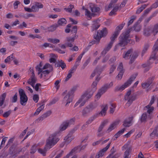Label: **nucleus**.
<instances>
[{
    "instance_id": "774afa93",
    "label": "nucleus",
    "mask_w": 158,
    "mask_h": 158,
    "mask_svg": "<svg viewBox=\"0 0 158 158\" xmlns=\"http://www.w3.org/2000/svg\"><path fill=\"white\" fill-rule=\"evenodd\" d=\"M60 81L61 80H58L56 81L55 82V87L57 89H58L59 88L60 86L58 85Z\"/></svg>"
},
{
    "instance_id": "69168bd1",
    "label": "nucleus",
    "mask_w": 158,
    "mask_h": 158,
    "mask_svg": "<svg viewBox=\"0 0 158 158\" xmlns=\"http://www.w3.org/2000/svg\"><path fill=\"white\" fill-rule=\"evenodd\" d=\"M155 97L154 96H152V97L151 99L148 104V105H147V107H149V106H151L152 104L154 103V102Z\"/></svg>"
},
{
    "instance_id": "4c0bfd02",
    "label": "nucleus",
    "mask_w": 158,
    "mask_h": 158,
    "mask_svg": "<svg viewBox=\"0 0 158 158\" xmlns=\"http://www.w3.org/2000/svg\"><path fill=\"white\" fill-rule=\"evenodd\" d=\"M90 8L91 11L93 13L98 12L100 10L99 7H98L96 6H94L93 7H91Z\"/></svg>"
},
{
    "instance_id": "0e129e2a",
    "label": "nucleus",
    "mask_w": 158,
    "mask_h": 158,
    "mask_svg": "<svg viewBox=\"0 0 158 158\" xmlns=\"http://www.w3.org/2000/svg\"><path fill=\"white\" fill-rule=\"evenodd\" d=\"M90 112L86 107L83 109L82 111V115L83 116L87 114Z\"/></svg>"
},
{
    "instance_id": "4468645a",
    "label": "nucleus",
    "mask_w": 158,
    "mask_h": 158,
    "mask_svg": "<svg viewBox=\"0 0 158 158\" xmlns=\"http://www.w3.org/2000/svg\"><path fill=\"white\" fill-rule=\"evenodd\" d=\"M77 128H74L64 138V140L65 142L67 144L69 143L71 141L74 139V137L73 136L72 134L77 130Z\"/></svg>"
},
{
    "instance_id": "a18cd8bd",
    "label": "nucleus",
    "mask_w": 158,
    "mask_h": 158,
    "mask_svg": "<svg viewBox=\"0 0 158 158\" xmlns=\"http://www.w3.org/2000/svg\"><path fill=\"white\" fill-rule=\"evenodd\" d=\"M37 146L38 145L37 144H35L32 147L30 152L31 153L33 154L36 152Z\"/></svg>"
},
{
    "instance_id": "6ab92c4d",
    "label": "nucleus",
    "mask_w": 158,
    "mask_h": 158,
    "mask_svg": "<svg viewBox=\"0 0 158 158\" xmlns=\"http://www.w3.org/2000/svg\"><path fill=\"white\" fill-rule=\"evenodd\" d=\"M133 117L131 116L126 118L124 120L123 125L125 127H129L131 125V122L132 121Z\"/></svg>"
},
{
    "instance_id": "680f3d73",
    "label": "nucleus",
    "mask_w": 158,
    "mask_h": 158,
    "mask_svg": "<svg viewBox=\"0 0 158 158\" xmlns=\"http://www.w3.org/2000/svg\"><path fill=\"white\" fill-rule=\"evenodd\" d=\"M11 113V110H9L5 112L3 115V116L4 117L7 118L10 114Z\"/></svg>"
},
{
    "instance_id": "f03ea898",
    "label": "nucleus",
    "mask_w": 158,
    "mask_h": 158,
    "mask_svg": "<svg viewBox=\"0 0 158 158\" xmlns=\"http://www.w3.org/2000/svg\"><path fill=\"white\" fill-rule=\"evenodd\" d=\"M133 28L136 31L138 32L140 30L141 27L140 25H135L132 28H129L123 32L119 37V42L118 45L123 47L130 42V40L129 39V34Z\"/></svg>"
},
{
    "instance_id": "6e6552de",
    "label": "nucleus",
    "mask_w": 158,
    "mask_h": 158,
    "mask_svg": "<svg viewBox=\"0 0 158 158\" xmlns=\"http://www.w3.org/2000/svg\"><path fill=\"white\" fill-rule=\"evenodd\" d=\"M131 91L129 90L125 95L124 99L127 102L126 103V105L129 106L135 100L136 98V94H131Z\"/></svg>"
},
{
    "instance_id": "052dcab7",
    "label": "nucleus",
    "mask_w": 158,
    "mask_h": 158,
    "mask_svg": "<svg viewBox=\"0 0 158 158\" xmlns=\"http://www.w3.org/2000/svg\"><path fill=\"white\" fill-rule=\"evenodd\" d=\"M39 98V96L38 94H35L33 96V100L35 103H37L38 102Z\"/></svg>"
},
{
    "instance_id": "423d86ee",
    "label": "nucleus",
    "mask_w": 158,
    "mask_h": 158,
    "mask_svg": "<svg viewBox=\"0 0 158 158\" xmlns=\"http://www.w3.org/2000/svg\"><path fill=\"white\" fill-rule=\"evenodd\" d=\"M97 83L94 82L91 86L92 89L90 90H88L85 93L82 95L81 97V99H84L87 101L89 98H91L93 95V93L97 89Z\"/></svg>"
},
{
    "instance_id": "c756f323",
    "label": "nucleus",
    "mask_w": 158,
    "mask_h": 158,
    "mask_svg": "<svg viewBox=\"0 0 158 158\" xmlns=\"http://www.w3.org/2000/svg\"><path fill=\"white\" fill-rule=\"evenodd\" d=\"M152 81L149 80H148L147 81L145 82L144 83L141 84V86L143 88L146 89L148 88L150 85L151 84Z\"/></svg>"
},
{
    "instance_id": "f257e3e1",
    "label": "nucleus",
    "mask_w": 158,
    "mask_h": 158,
    "mask_svg": "<svg viewBox=\"0 0 158 158\" xmlns=\"http://www.w3.org/2000/svg\"><path fill=\"white\" fill-rule=\"evenodd\" d=\"M59 134L57 133L50 135L47 139L46 144L44 148L38 149V152L45 156L47 151L52 148L59 140V139L58 138Z\"/></svg>"
},
{
    "instance_id": "6e6d98bb",
    "label": "nucleus",
    "mask_w": 158,
    "mask_h": 158,
    "mask_svg": "<svg viewBox=\"0 0 158 158\" xmlns=\"http://www.w3.org/2000/svg\"><path fill=\"white\" fill-rule=\"evenodd\" d=\"M14 58V56L13 54L11 55L10 56H8L6 59L5 60V62L7 63L10 61L11 60V58L13 59Z\"/></svg>"
},
{
    "instance_id": "13d9d810",
    "label": "nucleus",
    "mask_w": 158,
    "mask_h": 158,
    "mask_svg": "<svg viewBox=\"0 0 158 158\" xmlns=\"http://www.w3.org/2000/svg\"><path fill=\"white\" fill-rule=\"evenodd\" d=\"M75 121V118H72L69 120L65 121L66 122L68 123V125H69L73 124L74 123Z\"/></svg>"
},
{
    "instance_id": "e2e57ef3",
    "label": "nucleus",
    "mask_w": 158,
    "mask_h": 158,
    "mask_svg": "<svg viewBox=\"0 0 158 158\" xmlns=\"http://www.w3.org/2000/svg\"><path fill=\"white\" fill-rule=\"evenodd\" d=\"M123 72H119L118 74L117 75L116 77L118 80H121L123 75Z\"/></svg>"
},
{
    "instance_id": "09e8293b",
    "label": "nucleus",
    "mask_w": 158,
    "mask_h": 158,
    "mask_svg": "<svg viewBox=\"0 0 158 158\" xmlns=\"http://www.w3.org/2000/svg\"><path fill=\"white\" fill-rule=\"evenodd\" d=\"M74 8L73 5L70 4L68 7V8H65L64 10L67 12L71 13L72 11V9Z\"/></svg>"
},
{
    "instance_id": "1a4fd4ad",
    "label": "nucleus",
    "mask_w": 158,
    "mask_h": 158,
    "mask_svg": "<svg viewBox=\"0 0 158 158\" xmlns=\"http://www.w3.org/2000/svg\"><path fill=\"white\" fill-rule=\"evenodd\" d=\"M113 85V82H111L110 84H107L100 89L98 93L95 96V98L98 100L101 97V95L105 93L106 90L111 87Z\"/></svg>"
},
{
    "instance_id": "bb28decb",
    "label": "nucleus",
    "mask_w": 158,
    "mask_h": 158,
    "mask_svg": "<svg viewBox=\"0 0 158 158\" xmlns=\"http://www.w3.org/2000/svg\"><path fill=\"white\" fill-rule=\"evenodd\" d=\"M131 152V149L130 148L127 149L123 155V158H130V154Z\"/></svg>"
},
{
    "instance_id": "cd10ccee",
    "label": "nucleus",
    "mask_w": 158,
    "mask_h": 158,
    "mask_svg": "<svg viewBox=\"0 0 158 158\" xmlns=\"http://www.w3.org/2000/svg\"><path fill=\"white\" fill-rule=\"evenodd\" d=\"M43 69H46L52 72L53 70L52 66L48 63H46L43 67Z\"/></svg>"
},
{
    "instance_id": "473e14b6",
    "label": "nucleus",
    "mask_w": 158,
    "mask_h": 158,
    "mask_svg": "<svg viewBox=\"0 0 158 158\" xmlns=\"http://www.w3.org/2000/svg\"><path fill=\"white\" fill-rule=\"evenodd\" d=\"M51 72L50 71H48V70H46L43 71V69H42L41 72H40V74L39 75H40V78H42L43 76H46V75L49 73Z\"/></svg>"
},
{
    "instance_id": "4be33fe9",
    "label": "nucleus",
    "mask_w": 158,
    "mask_h": 158,
    "mask_svg": "<svg viewBox=\"0 0 158 158\" xmlns=\"http://www.w3.org/2000/svg\"><path fill=\"white\" fill-rule=\"evenodd\" d=\"M51 114L52 111L51 110H49L43 114L41 116L39 117L38 120L39 121H42L44 118L49 116Z\"/></svg>"
},
{
    "instance_id": "393cba45",
    "label": "nucleus",
    "mask_w": 158,
    "mask_h": 158,
    "mask_svg": "<svg viewBox=\"0 0 158 158\" xmlns=\"http://www.w3.org/2000/svg\"><path fill=\"white\" fill-rule=\"evenodd\" d=\"M82 8L83 10H85V15L88 19L90 20L91 19L92 14L88 9H84V7H83Z\"/></svg>"
},
{
    "instance_id": "3c124183",
    "label": "nucleus",
    "mask_w": 158,
    "mask_h": 158,
    "mask_svg": "<svg viewBox=\"0 0 158 158\" xmlns=\"http://www.w3.org/2000/svg\"><path fill=\"white\" fill-rule=\"evenodd\" d=\"M22 16L26 19H28L29 17H34V15L31 13H27L23 14Z\"/></svg>"
},
{
    "instance_id": "a211bd4d",
    "label": "nucleus",
    "mask_w": 158,
    "mask_h": 158,
    "mask_svg": "<svg viewBox=\"0 0 158 158\" xmlns=\"http://www.w3.org/2000/svg\"><path fill=\"white\" fill-rule=\"evenodd\" d=\"M107 121L106 120H104L101 123L98 130V133L97 136L98 137H100L102 135V133H101L100 132L102 131L106 124L107 123Z\"/></svg>"
},
{
    "instance_id": "338daca9",
    "label": "nucleus",
    "mask_w": 158,
    "mask_h": 158,
    "mask_svg": "<svg viewBox=\"0 0 158 158\" xmlns=\"http://www.w3.org/2000/svg\"><path fill=\"white\" fill-rule=\"evenodd\" d=\"M20 4L19 1L18 0H16L15 1L14 4L13 6L14 8L15 9H17L18 8V6Z\"/></svg>"
},
{
    "instance_id": "8fccbe9b",
    "label": "nucleus",
    "mask_w": 158,
    "mask_h": 158,
    "mask_svg": "<svg viewBox=\"0 0 158 158\" xmlns=\"http://www.w3.org/2000/svg\"><path fill=\"white\" fill-rule=\"evenodd\" d=\"M83 56V55L81 54L78 56L74 64H76V65H77V66L79 65V64L80 63L81 59L82 58Z\"/></svg>"
},
{
    "instance_id": "c9c22d12",
    "label": "nucleus",
    "mask_w": 158,
    "mask_h": 158,
    "mask_svg": "<svg viewBox=\"0 0 158 158\" xmlns=\"http://www.w3.org/2000/svg\"><path fill=\"white\" fill-rule=\"evenodd\" d=\"M44 107V104H43L41 105L40 107H38L36 110L35 112L34 113L35 115H38L40 112L43 109Z\"/></svg>"
},
{
    "instance_id": "7ed1b4c3",
    "label": "nucleus",
    "mask_w": 158,
    "mask_h": 158,
    "mask_svg": "<svg viewBox=\"0 0 158 158\" xmlns=\"http://www.w3.org/2000/svg\"><path fill=\"white\" fill-rule=\"evenodd\" d=\"M125 24L123 23L117 26L115 30V31L112 35L110 39V42L108 44L101 52L102 55H105L111 48L115 39L117 37L119 34L120 31L123 28Z\"/></svg>"
},
{
    "instance_id": "20e7f679",
    "label": "nucleus",
    "mask_w": 158,
    "mask_h": 158,
    "mask_svg": "<svg viewBox=\"0 0 158 158\" xmlns=\"http://www.w3.org/2000/svg\"><path fill=\"white\" fill-rule=\"evenodd\" d=\"M153 50L152 54L149 60L148 61L147 63L144 64L142 65L143 68H145L144 70L145 72H147L149 70L150 68L151 65L156 59V52L158 51V39L153 47Z\"/></svg>"
},
{
    "instance_id": "aec40b11",
    "label": "nucleus",
    "mask_w": 158,
    "mask_h": 158,
    "mask_svg": "<svg viewBox=\"0 0 158 158\" xmlns=\"http://www.w3.org/2000/svg\"><path fill=\"white\" fill-rule=\"evenodd\" d=\"M120 122L119 120H116V121L113 123L110 126L109 128L107 130V131L108 132H109L113 130L115 127L116 125L118 124Z\"/></svg>"
},
{
    "instance_id": "5fc2aeb1",
    "label": "nucleus",
    "mask_w": 158,
    "mask_h": 158,
    "mask_svg": "<svg viewBox=\"0 0 158 158\" xmlns=\"http://www.w3.org/2000/svg\"><path fill=\"white\" fill-rule=\"evenodd\" d=\"M57 26L56 25H52L48 28V30L49 31H53L56 30Z\"/></svg>"
},
{
    "instance_id": "0eeeda50",
    "label": "nucleus",
    "mask_w": 158,
    "mask_h": 158,
    "mask_svg": "<svg viewBox=\"0 0 158 158\" xmlns=\"http://www.w3.org/2000/svg\"><path fill=\"white\" fill-rule=\"evenodd\" d=\"M137 75H132L131 76L129 79L123 85H122L120 86H116L115 89L114 90L115 91H122L124 90L125 88L128 87L131 85L132 82L136 78Z\"/></svg>"
},
{
    "instance_id": "412c9836",
    "label": "nucleus",
    "mask_w": 158,
    "mask_h": 158,
    "mask_svg": "<svg viewBox=\"0 0 158 158\" xmlns=\"http://www.w3.org/2000/svg\"><path fill=\"white\" fill-rule=\"evenodd\" d=\"M102 110L100 112L99 114L102 116H105L106 113V111L108 109V106L107 104L102 105L101 107Z\"/></svg>"
},
{
    "instance_id": "603ef678",
    "label": "nucleus",
    "mask_w": 158,
    "mask_h": 158,
    "mask_svg": "<svg viewBox=\"0 0 158 158\" xmlns=\"http://www.w3.org/2000/svg\"><path fill=\"white\" fill-rule=\"evenodd\" d=\"M77 67V65H76V64H74L73 67L69 70V73L71 74L73 73L74 72L76 71Z\"/></svg>"
},
{
    "instance_id": "37998d69",
    "label": "nucleus",
    "mask_w": 158,
    "mask_h": 158,
    "mask_svg": "<svg viewBox=\"0 0 158 158\" xmlns=\"http://www.w3.org/2000/svg\"><path fill=\"white\" fill-rule=\"evenodd\" d=\"M58 23L59 25H63L66 24L67 21L65 19L61 18L58 20Z\"/></svg>"
},
{
    "instance_id": "49530a36",
    "label": "nucleus",
    "mask_w": 158,
    "mask_h": 158,
    "mask_svg": "<svg viewBox=\"0 0 158 158\" xmlns=\"http://www.w3.org/2000/svg\"><path fill=\"white\" fill-rule=\"evenodd\" d=\"M147 115L146 113H143L141 116L140 121L141 122H145L146 121Z\"/></svg>"
},
{
    "instance_id": "c03bdc74",
    "label": "nucleus",
    "mask_w": 158,
    "mask_h": 158,
    "mask_svg": "<svg viewBox=\"0 0 158 158\" xmlns=\"http://www.w3.org/2000/svg\"><path fill=\"white\" fill-rule=\"evenodd\" d=\"M145 108L147 109V113L150 114L152 113L154 110V108L153 106H150L149 107H147V106L145 107Z\"/></svg>"
},
{
    "instance_id": "de8ad7c7",
    "label": "nucleus",
    "mask_w": 158,
    "mask_h": 158,
    "mask_svg": "<svg viewBox=\"0 0 158 158\" xmlns=\"http://www.w3.org/2000/svg\"><path fill=\"white\" fill-rule=\"evenodd\" d=\"M89 110L90 112L93 109H95L96 106L94 105L93 104L91 103L89 104L86 107Z\"/></svg>"
},
{
    "instance_id": "864d4df0",
    "label": "nucleus",
    "mask_w": 158,
    "mask_h": 158,
    "mask_svg": "<svg viewBox=\"0 0 158 158\" xmlns=\"http://www.w3.org/2000/svg\"><path fill=\"white\" fill-rule=\"evenodd\" d=\"M96 117L95 116H93L89 119V120L86 122V125H88L91 123L96 118Z\"/></svg>"
},
{
    "instance_id": "a19ab883",
    "label": "nucleus",
    "mask_w": 158,
    "mask_h": 158,
    "mask_svg": "<svg viewBox=\"0 0 158 158\" xmlns=\"http://www.w3.org/2000/svg\"><path fill=\"white\" fill-rule=\"evenodd\" d=\"M132 49H131L129 50L123 56V58L125 59H128L130 54L132 52Z\"/></svg>"
},
{
    "instance_id": "7c9ffc66",
    "label": "nucleus",
    "mask_w": 158,
    "mask_h": 158,
    "mask_svg": "<svg viewBox=\"0 0 158 158\" xmlns=\"http://www.w3.org/2000/svg\"><path fill=\"white\" fill-rule=\"evenodd\" d=\"M138 54L137 52H134L132 54L130 59V64H132L138 56Z\"/></svg>"
},
{
    "instance_id": "79ce46f5",
    "label": "nucleus",
    "mask_w": 158,
    "mask_h": 158,
    "mask_svg": "<svg viewBox=\"0 0 158 158\" xmlns=\"http://www.w3.org/2000/svg\"><path fill=\"white\" fill-rule=\"evenodd\" d=\"M42 66V64L40 63L38 65H37L36 67V68L37 71H38V74L39 75L40 73L41 72L42 69H43V68H41Z\"/></svg>"
},
{
    "instance_id": "ea45409f",
    "label": "nucleus",
    "mask_w": 158,
    "mask_h": 158,
    "mask_svg": "<svg viewBox=\"0 0 158 158\" xmlns=\"http://www.w3.org/2000/svg\"><path fill=\"white\" fill-rule=\"evenodd\" d=\"M48 40L49 42L52 43L54 44H56L59 43L60 42V40L57 39L48 38Z\"/></svg>"
},
{
    "instance_id": "f704fd0d",
    "label": "nucleus",
    "mask_w": 158,
    "mask_h": 158,
    "mask_svg": "<svg viewBox=\"0 0 158 158\" xmlns=\"http://www.w3.org/2000/svg\"><path fill=\"white\" fill-rule=\"evenodd\" d=\"M56 65L57 67H60L63 69L66 67L65 64L62 60L59 61L58 64H56Z\"/></svg>"
},
{
    "instance_id": "9d476101",
    "label": "nucleus",
    "mask_w": 158,
    "mask_h": 158,
    "mask_svg": "<svg viewBox=\"0 0 158 158\" xmlns=\"http://www.w3.org/2000/svg\"><path fill=\"white\" fill-rule=\"evenodd\" d=\"M158 32V24L155 25L153 28L148 27L144 29L143 34L146 36H148L150 34L153 33L154 35H156Z\"/></svg>"
},
{
    "instance_id": "39448f33",
    "label": "nucleus",
    "mask_w": 158,
    "mask_h": 158,
    "mask_svg": "<svg viewBox=\"0 0 158 158\" xmlns=\"http://www.w3.org/2000/svg\"><path fill=\"white\" fill-rule=\"evenodd\" d=\"M77 86L73 87L68 92L67 94L64 97L63 100V103L65 104V106H68L69 104L73 101L72 95L74 92L77 90Z\"/></svg>"
},
{
    "instance_id": "a878e982",
    "label": "nucleus",
    "mask_w": 158,
    "mask_h": 158,
    "mask_svg": "<svg viewBox=\"0 0 158 158\" xmlns=\"http://www.w3.org/2000/svg\"><path fill=\"white\" fill-rule=\"evenodd\" d=\"M99 21L97 20L93 22V23L92 26L93 30H97L100 27V25L99 24Z\"/></svg>"
},
{
    "instance_id": "2eb2a0df",
    "label": "nucleus",
    "mask_w": 158,
    "mask_h": 158,
    "mask_svg": "<svg viewBox=\"0 0 158 158\" xmlns=\"http://www.w3.org/2000/svg\"><path fill=\"white\" fill-rule=\"evenodd\" d=\"M110 144V143H109L105 148L99 151L96 155L95 158H99L103 156L105 152L109 148Z\"/></svg>"
},
{
    "instance_id": "2f4dec72",
    "label": "nucleus",
    "mask_w": 158,
    "mask_h": 158,
    "mask_svg": "<svg viewBox=\"0 0 158 158\" xmlns=\"http://www.w3.org/2000/svg\"><path fill=\"white\" fill-rule=\"evenodd\" d=\"M78 37V36L77 35H74L73 37H67L66 38L67 41L69 42H73L76 39H77V38Z\"/></svg>"
},
{
    "instance_id": "72a5a7b5",
    "label": "nucleus",
    "mask_w": 158,
    "mask_h": 158,
    "mask_svg": "<svg viewBox=\"0 0 158 158\" xmlns=\"http://www.w3.org/2000/svg\"><path fill=\"white\" fill-rule=\"evenodd\" d=\"M6 96L5 93H3L0 97V106H2L3 104L5 98Z\"/></svg>"
},
{
    "instance_id": "bf43d9fd",
    "label": "nucleus",
    "mask_w": 158,
    "mask_h": 158,
    "mask_svg": "<svg viewBox=\"0 0 158 158\" xmlns=\"http://www.w3.org/2000/svg\"><path fill=\"white\" fill-rule=\"evenodd\" d=\"M117 70L118 71H119V72H124L123 64L122 63H120L119 64V65L117 68Z\"/></svg>"
},
{
    "instance_id": "f3484780",
    "label": "nucleus",
    "mask_w": 158,
    "mask_h": 158,
    "mask_svg": "<svg viewBox=\"0 0 158 158\" xmlns=\"http://www.w3.org/2000/svg\"><path fill=\"white\" fill-rule=\"evenodd\" d=\"M68 125V123L66 122L65 121H64L63 122V123L60 125V127L59 130L60 131H56L53 134H55V133H59V135L58 136V138L59 139L58 137L60 135V131H64L67 128Z\"/></svg>"
},
{
    "instance_id": "dca6fc26",
    "label": "nucleus",
    "mask_w": 158,
    "mask_h": 158,
    "mask_svg": "<svg viewBox=\"0 0 158 158\" xmlns=\"http://www.w3.org/2000/svg\"><path fill=\"white\" fill-rule=\"evenodd\" d=\"M44 6L40 2H35L34 5L31 7L32 12H35L39 11V9H42L43 8Z\"/></svg>"
},
{
    "instance_id": "b1692460",
    "label": "nucleus",
    "mask_w": 158,
    "mask_h": 158,
    "mask_svg": "<svg viewBox=\"0 0 158 158\" xmlns=\"http://www.w3.org/2000/svg\"><path fill=\"white\" fill-rule=\"evenodd\" d=\"M119 8V5L116 4L113 8V9L110 12L109 14L110 16H112L113 15L116 14V12H117Z\"/></svg>"
},
{
    "instance_id": "4d7b16f0",
    "label": "nucleus",
    "mask_w": 158,
    "mask_h": 158,
    "mask_svg": "<svg viewBox=\"0 0 158 158\" xmlns=\"http://www.w3.org/2000/svg\"><path fill=\"white\" fill-rule=\"evenodd\" d=\"M77 32V29L76 26H74L72 28L71 30V32L72 33L74 34V35H76V33Z\"/></svg>"
},
{
    "instance_id": "f8f14e48",
    "label": "nucleus",
    "mask_w": 158,
    "mask_h": 158,
    "mask_svg": "<svg viewBox=\"0 0 158 158\" xmlns=\"http://www.w3.org/2000/svg\"><path fill=\"white\" fill-rule=\"evenodd\" d=\"M107 34V30L106 27L104 28L102 30H98L96 35L94 36V38L96 40L97 44L98 43L102 37L105 36Z\"/></svg>"
},
{
    "instance_id": "e433bc0d",
    "label": "nucleus",
    "mask_w": 158,
    "mask_h": 158,
    "mask_svg": "<svg viewBox=\"0 0 158 158\" xmlns=\"http://www.w3.org/2000/svg\"><path fill=\"white\" fill-rule=\"evenodd\" d=\"M36 77L31 78L29 79L28 82L29 84L33 87L35 84L36 82Z\"/></svg>"
},
{
    "instance_id": "c85d7f7f",
    "label": "nucleus",
    "mask_w": 158,
    "mask_h": 158,
    "mask_svg": "<svg viewBox=\"0 0 158 158\" xmlns=\"http://www.w3.org/2000/svg\"><path fill=\"white\" fill-rule=\"evenodd\" d=\"M126 130V128H124L122 129L121 130L119 131L118 132L114 135V137L115 138V139H117L121 135L123 134L124 132V131Z\"/></svg>"
},
{
    "instance_id": "58836bf2",
    "label": "nucleus",
    "mask_w": 158,
    "mask_h": 158,
    "mask_svg": "<svg viewBox=\"0 0 158 158\" xmlns=\"http://www.w3.org/2000/svg\"><path fill=\"white\" fill-rule=\"evenodd\" d=\"M149 47V45L148 44H144L142 52V56H143L144 54L145 53V52L148 50Z\"/></svg>"
},
{
    "instance_id": "9b49d317",
    "label": "nucleus",
    "mask_w": 158,
    "mask_h": 158,
    "mask_svg": "<svg viewBox=\"0 0 158 158\" xmlns=\"http://www.w3.org/2000/svg\"><path fill=\"white\" fill-rule=\"evenodd\" d=\"M106 67V65L104 66L102 68H99L98 67H97L94 70V72L92 73L90 76L91 78H93L96 74L97 75V77L96 78L95 81V82L97 83L101 78L99 77V76Z\"/></svg>"
},
{
    "instance_id": "ddd939ff",
    "label": "nucleus",
    "mask_w": 158,
    "mask_h": 158,
    "mask_svg": "<svg viewBox=\"0 0 158 158\" xmlns=\"http://www.w3.org/2000/svg\"><path fill=\"white\" fill-rule=\"evenodd\" d=\"M19 92L20 96V102L21 104L25 106L28 100V98L24 90L22 89H19Z\"/></svg>"
},
{
    "instance_id": "5701e85b",
    "label": "nucleus",
    "mask_w": 158,
    "mask_h": 158,
    "mask_svg": "<svg viewBox=\"0 0 158 158\" xmlns=\"http://www.w3.org/2000/svg\"><path fill=\"white\" fill-rule=\"evenodd\" d=\"M77 148H78L77 147L74 148L71 150L69 153L67 154L65 157H64L63 158H69L70 156H72L73 154L76 153L77 152Z\"/></svg>"
}]
</instances>
